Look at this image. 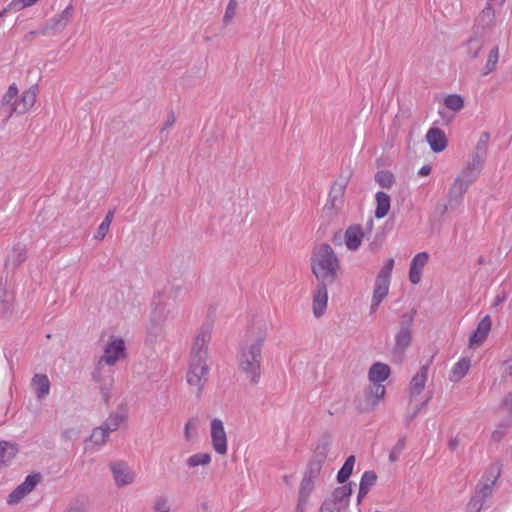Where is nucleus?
Segmentation results:
<instances>
[{"label": "nucleus", "mask_w": 512, "mask_h": 512, "mask_svg": "<svg viewBox=\"0 0 512 512\" xmlns=\"http://www.w3.org/2000/svg\"><path fill=\"white\" fill-rule=\"evenodd\" d=\"M199 426L198 417L190 418L184 427V436L187 441L192 440V438L196 435L197 429Z\"/></svg>", "instance_id": "38"}, {"label": "nucleus", "mask_w": 512, "mask_h": 512, "mask_svg": "<svg viewBox=\"0 0 512 512\" xmlns=\"http://www.w3.org/2000/svg\"><path fill=\"white\" fill-rule=\"evenodd\" d=\"M307 500H302L301 499V495H299V501H298V504H297V510L298 511H302L304 509V506L306 504Z\"/></svg>", "instance_id": "61"}, {"label": "nucleus", "mask_w": 512, "mask_h": 512, "mask_svg": "<svg viewBox=\"0 0 512 512\" xmlns=\"http://www.w3.org/2000/svg\"><path fill=\"white\" fill-rule=\"evenodd\" d=\"M469 367H470L469 359L463 358V359L459 360L452 368L450 379L452 381H459L461 378H463L467 374Z\"/></svg>", "instance_id": "31"}, {"label": "nucleus", "mask_w": 512, "mask_h": 512, "mask_svg": "<svg viewBox=\"0 0 512 512\" xmlns=\"http://www.w3.org/2000/svg\"><path fill=\"white\" fill-rule=\"evenodd\" d=\"M385 395V386L382 383H372L369 393L367 395V400L364 405L360 404L359 407L362 411H370L374 410L377 406L378 402Z\"/></svg>", "instance_id": "19"}, {"label": "nucleus", "mask_w": 512, "mask_h": 512, "mask_svg": "<svg viewBox=\"0 0 512 512\" xmlns=\"http://www.w3.org/2000/svg\"><path fill=\"white\" fill-rule=\"evenodd\" d=\"M498 474L493 476L492 479H488L486 483H481L479 488V493L482 497H487L491 494L492 486L494 485Z\"/></svg>", "instance_id": "48"}, {"label": "nucleus", "mask_w": 512, "mask_h": 512, "mask_svg": "<svg viewBox=\"0 0 512 512\" xmlns=\"http://www.w3.org/2000/svg\"><path fill=\"white\" fill-rule=\"evenodd\" d=\"M114 481L118 487L130 485L135 480L134 471L123 461H117L110 464Z\"/></svg>", "instance_id": "12"}, {"label": "nucleus", "mask_w": 512, "mask_h": 512, "mask_svg": "<svg viewBox=\"0 0 512 512\" xmlns=\"http://www.w3.org/2000/svg\"><path fill=\"white\" fill-rule=\"evenodd\" d=\"M329 284H324L322 282H318L317 288L314 292L313 296V312L316 317H320L323 315L328 301V292L327 286Z\"/></svg>", "instance_id": "17"}, {"label": "nucleus", "mask_w": 512, "mask_h": 512, "mask_svg": "<svg viewBox=\"0 0 512 512\" xmlns=\"http://www.w3.org/2000/svg\"><path fill=\"white\" fill-rule=\"evenodd\" d=\"M126 350V344L122 338L111 336L104 346L103 354L96 363L92 379L99 385L101 394L105 399L109 397L114 383L112 366L118 361L126 359Z\"/></svg>", "instance_id": "1"}, {"label": "nucleus", "mask_w": 512, "mask_h": 512, "mask_svg": "<svg viewBox=\"0 0 512 512\" xmlns=\"http://www.w3.org/2000/svg\"><path fill=\"white\" fill-rule=\"evenodd\" d=\"M313 487H314V479L304 477L301 482L300 491H299V495H301L302 500L308 499L311 491L313 490Z\"/></svg>", "instance_id": "43"}, {"label": "nucleus", "mask_w": 512, "mask_h": 512, "mask_svg": "<svg viewBox=\"0 0 512 512\" xmlns=\"http://www.w3.org/2000/svg\"><path fill=\"white\" fill-rule=\"evenodd\" d=\"M489 138L490 135L488 132H482L480 134L471 159L461 173L464 177L468 178V181H475L482 171L487 158Z\"/></svg>", "instance_id": "5"}, {"label": "nucleus", "mask_w": 512, "mask_h": 512, "mask_svg": "<svg viewBox=\"0 0 512 512\" xmlns=\"http://www.w3.org/2000/svg\"><path fill=\"white\" fill-rule=\"evenodd\" d=\"M430 399H431V395L426 397V399L424 401H422L421 403L416 404L412 408V410L407 414L406 422L408 423L409 421L413 420L421 412V410L426 407V405L428 404Z\"/></svg>", "instance_id": "46"}, {"label": "nucleus", "mask_w": 512, "mask_h": 512, "mask_svg": "<svg viewBox=\"0 0 512 512\" xmlns=\"http://www.w3.org/2000/svg\"><path fill=\"white\" fill-rule=\"evenodd\" d=\"M74 13L72 5H68L59 15L53 17L49 23L41 30L43 35L62 31L70 22Z\"/></svg>", "instance_id": "13"}, {"label": "nucleus", "mask_w": 512, "mask_h": 512, "mask_svg": "<svg viewBox=\"0 0 512 512\" xmlns=\"http://www.w3.org/2000/svg\"><path fill=\"white\" fill-rule=\"evenodd\" d=\"M444 103L447 108L453 111H459L463 108L464 102L461 96L453 94L445 98Z\"/></svg>", "instance_id": "41"}, {"label": "nucleus", "mask_w": 512, "mask_h": 512, "mask_svg": "<svg viewBox=\"0 0 512 512\" xmlns=\"http://www.w3.org/2000/svg\"><path fill=\"white\" fill-rule=\"evenodd\" d=\"M369 491L365 490L364 488H361L359 486V492H358V496H357V503L360 504L362 499L367 495Z\"/></svg>", "instance_id": "59"}, {"label": "nucleus", "mask_w": 512, "mask_h": 512, "mask_svg": "<svg viewBox=\"0 0 512 512\" xmlns=\"http://www.w3.org/2000/svg\"><path fill=\"white\" fill-rule=\"evenodd\" d=\"M431 173V167L429 165H425L420 168L418 171V175L420 176H428Z\"/></svg>", "instance_id": "57"}, {"label": "nucleus", "mask_w": 512, "mask_h": 512, "mask_svg": "<svg viewBox=\"0 0 512 512\" xmlns=\"http://www.w3.org/2000/svg\"><path fill=\"white\" fill-rule=\"evenodd\" d=\"M211 463V455L209 453H196L189 456L186 460V465L189 468H196L198 466H208Z\"/></svg>", "instance_id": "33"}, {"label": "nucleus", "mask_w": 512, "mask_h": 512, "mask_svg": "<svg viewBox=\"0 0 512 512\" xmlns=\"http://www.w3.org/2000/svg\"><path fill=\"white\" fill-rule=\"evenodd\" d=\"M210 334L201 331L194 339L186 380L190 387L194 388L197 397L202 395L205 384L208 381L210 367L207 364V345Z\"/></svg>", "instance_id": "2"}, {"label": "nucleus", "mask_w": 512, "mask_h": 512, "mask_svg": "<svg viewBox=\"0 0 512 512\" xmlns=\"http://www.w3.org/2000/svg\"><path fill=\"white\" fill-rule=\"evenodd\" d=\"M381 302H376L375 303V299L372 298V301H371V307H370V310H371V313H374L378 306L380 305Z\"/></svg>", "instance_id": "63"}, {"label": "nucleus", "mask_w": 512, "mask_h": 512, "mask_svg": "<svg viewBox=\"0 0 512 512\" xmlns=\"http://www.w3.org/2000/svg\"><path fill=\"white\" fill-rule=\"evenodd\" d=\"M512 423V419H506L500 422L491 434V439L495 442L501 441L507 434Z\"/></svg>", "instance_id": "36"}, {"label": "nucleus", "mask_w": 512, "mask_h": 512, "mask_svg": "<svg viewBox=\"0 0 512 512\" xmlns=\"http://www.w3.org/2000/svg\"><path fill=\"white\" fill-rule=\"evenodd\" d=\"M114 214H115V209L109 210L102 222H104V223H106L108 225H111V222L113 220Z\"/></svg>", "instance_id": "56"}, {"label": "nucleus", "mask_w": 512, "mask_h": 512, "mask_svg": "<svg viewBox=\"0 0 512 512\" xmlns=\"http://www.w3.org/2000/svg\"><path fill=\"white\" fill-rule=\"evenodd\" d=\"M507 298L506 292L502 291L501 293L497 294V296L494 299V306L499 305L500 303L504 302Z\"/></svg>", "instance_id": "53"}, {"label": "nucleus", "mask_w": 512, "mask_h": 512, "mask_svg": "<svg viewBox=\"0 0 512 512\" xmlns=\"http://www.w3.org/2000/svg\"><path fill=\"white\" fill-rule=\"evenodd\" d=\"M405 444H406V438L405 437H402L400 438L397 443L395 444V446L392 448L390 454H389V460L391 462H396L402 451L404 450L405 448Z\"/></svg>", "instance_id": "44"}, {"label": "nucleus", "mask_w": 512, "mask_h": 512, "mask_svg": "<svg viewBox=\"0 0 512 512\" xmlns=\"http://www.w3.org/2000/svg\"><path fill=\"white\" fill-rule=\"evenodd\" d=\"M32 491V475H27L25 481L19 485L8 497V504L19 503L26 495Z\"/></svg>", "instance_id": "24"}, {"label": "nucleus", "mask_w": 512, "mask_h": 512, "mask_svg": "<svg viewBox=\"0 0 512 512\" xmlns=\"http://www.w3.org/2000/svg\"><path fill=\"white\" fill-rule=\"evenodd\" d=\"M394 263V259L389 258L376 277L372 296V298L375 299V303L382 302L389 292L391 273Z\"/></svg>", "instance_id": "9"}, {"label": "nucleus", "mask_w": 512, "mask_h": 512, "mask_svg": "<svg viewBox=\"0 0 512 512\" xmlns=\"http://www.w3.org/2000/svg\"><path fill=\"white\" fill-rule=\"evenodd\" d=\"M428 368L429 364L423 365L413 376L409 388L410 403L424 390L428 378Z\"/></svg>", "instance_id": "15"}, {"label": "nucleus", "mask_w": 512, "mask_h": 512, "mask_svg": "<svg viewBox=\"0 0 512 512\" xmlns=\"http://www.w3.org/2000/svg\"><path fill=\"white\" fill-rule=\"evenodd\" d=\"M363 232L359 226L349 227L345 233V243L349 250L355 251L359 248L362 239Z\"/></svg>", "instance_id": "27"}, {"label": "nucleus", "mask_w": 512, "mask_h": 512, "mask_svg": "<svg viewBox=\"0 0 512 512\" xmlns=\"http://www.w3.org/2000/svg\"><path fill=\"white\" fill-rule=\"evenodd\" d=\"M502 407L509 413V419H512V392L503 399Z\"/></svg>", "instance_id": "50"}, {"label": "nucleus", "mask_w": 512, "mask_h": 512, "mask_svg": "<svg viewBox=\"0 0 512 512\" xmlns=\"http://www.w3.org/2000/svg\"><path fill=\"white\" fill-rule=\"evenodd\" d=\"M347 183V178H340L334 182L331 187L326 206H329L330 208H339L342 205Z\"/></svg>", "instance_id": "16"}, {"label": "nucleus", "mask_w": 512, "mask_h": 512, "mask_svg": "<svg viewBox=\"0 0 512 512\" xmlns=\"http://www.w3.org/2000/svg\"><path fill=\"white\" fill-rule=\"evenodd\" d=\"M265 335L261 334L246 348H243L239 356L240 370L246 373L252 383H257L260 377L261 347Z\"/></svg>", "instance_id": "4"}, {"label": "nucleus", "mask_w": 512, "mask_h": 512, "mask_svg": "<svg viewBox=\"0 0 512 512\" xmlns=\"http://www.w3.org/2000/svg\"><path fill=\"white\" fill-rule=\"evenodd\" d=\"M375 180L382 188H389L394 183V176L388 171H379L375 175Z\"/></svg>", "instance_id": "39"}, {"label": "nucleus", "mask_w": 512, "mask_h": 512, "mask_svg": "<svg viewBox=\"0 0 512 512\" xmlns=\"http://www.w3.org/2000/svg\"><path fill=\"white\" fill-rule=\"evenodd\" d=\"M499 60V47L498 45L493 46L489 53L486 64L483 69V75L486 76L496 70V66Z\"/></svg>", "instance_id": "32"}, {"label": "nucleus", "mask_w": 512, "mask_h": 512, "mask_svg": "<svg viewBox=\"0 0 512 512\" xmlns=\"http://www.w3.org/2000/svg\"><path fill=\"white\" fill-rule=\"evenodd\" d=\"M26 258V250L22 245H17L13 247L11 252L9 253L6 265L16 266L20 264Z\"/></svg>", "instance_id": "34"}, {"label": "nucleus", "mask_w": 512, "mask_h": 512, "mask_svg": "<svg viewBox=\"0 0 512 512\" xmlns=\"http://www.w3.org/2000/svg\"><path fill=\"white\" fill-rule=\"evenodd\" d=\"M18 453L16 444L1 441L0 442V466H9Z\"/></svg>", "instance_id": "25"}, {"label": "nucleus", "mask_w": 512, "mask_h": 512, "mask_svg": "<svg viewBox=\"0 0 512 512\" xmlns=\"http://www.w3.org/2000/svg\"><path fill=\"white\" fill-rule=\"evenodd\" d=\"M28 91L19 94L15 83L11 84L2 97V105L8 110L7 120L16 116L24 115L29 111L30 105L27 101Z\"/></svg>", "instance_id": "6"}, {"label": "nucleus", "mask_w": 512, "mask_h": 512, "mask_svg": "<svg viewBox=\"0 0 512 512\" xmlns=\"http://www.w3.org/2000/svg\"><path fill=\"white\" fill-rule=\"evenodd\" d=\"M484 34L482 33H475L472 30V35L469 37V39L465 42L464 48L465 53L470 59H476L479 57L480 52L484 46Z\"/></svg>", "instance_id": "21"}, {"label": "nucleus", "mask_w": 512, "mask_h": 512, "mask_svg": "<svg viewBox=\"0 0 512 512\" xmlns=\"http://www.w3.org/2000/svg\"><path fill=\"white\" fill-rule=\"evenodd\" d=\"M65 512H87L83 505H72Z\"/></svg>", "instance_id": "55"}, {"label": "nucleus", "mask_w": 512, "mask_h": 512, "mask_svg": "<svg viewBox=\"0 0 512 512\" xmlns=\"http://www.w3.org/2000/svg\"><path fill=\"white\" fill-rule=\"evenodd\" d=\"M328 452L329 443L327 441H322L316 446L312 459L323 464L327 459Z\"/></svg>", "instance_id": "37"}, {"label": "nucleus", "mask_w": 512, "mask_h": 512, "mask_svg": "<svg viewBox=\"0 0 512 512\" xmlns=\"http://www.w3.org/2000/svg\"><path fill=\"white\" fill-rule=\"evenodd\" d=\"M354 464L355 457L351 455L346 459L345 463L337 474V481L339 483H345L349 479L350 475L352 474Z\"/></svg>", "instance_id": "35"}, {"label": "nucleus", "mask_w": 512, "mask_h": 512, "mask_svg": "<svg viewBox=\"0 0 512 512\" xmlns=\"http://www.w3.org/2000/svg\"><path fill=\"white\" fill-rule=\"evenodd\" d=\"M506 365V371L512 375V357L505 362Z\"/></svg>", "instance_id": "62"}, {"label": "nucleus", "mask_w": 512, "mask_h": 512, "mask_svg": "<svg viewBox=\"0 0 512 512\" xmlns=\"http://www.w3.org/2000/svg\"><path fill=\"white\" fill-rule=\"evenodd\" d=\"M153 512H169L170 504L166 496L159 495L155 497L152 506Z\"/></svg>", "instance_id": "40"}, {"label": "nucleus", "mask_w": 512, "mask_h": 512, "mask_svg": "<svg viewBox=\"0 0 512 512\" xmlns=\"http://www.w3.org/2000/svg\"><path fill=\"white\" fill-rule=\"evenodd\" d=\"M491 329V319L486 315L478 324L477 329L470 336L469 342L471 347L480 346L488 336Z\"/></svg>", "instance_id": "22"}, {"label": "nucleus", "mask_w": 512, "mask_h": 512, "mask_svg": "<svg viewBox=\"0 0 512 512\" xmlns=\"http://www.w3.org/2000/svg\"><path fill=\"white\" fill-rule=\"evenodd\" d=\"M41 480V475L34 473V486Z\"/></svg>", "instance_id": "64"}, {"label": "nucleus", "mask_w": 512, "mask_h": 512, "mask_svg": "<svg viewBox=\"0 0 512 512\" xmlns=\"http://www.w3.org/2000/svg\"><path fill=\"white\" fill-rule=\"evenodd\" d=\"M473 182L474 181H468V178L464 177L462 174L454 180L447 194V201L450 208L454 209L460 205L464 194Z\"/></svg>", "instance_id": "10"}, {"label": "nucleus", "mask_w": 512, "mask_h": 512, "mask_svg": "<svg viewBox=\"0 0 512 512\" xmlns=\"http://www.w3.org/2000/svg\"><path fill=\"white\" fill-rule=\"evenodd\" d=\"M413 321V313H405L400 317L399 328L395 334V345L393 347V356L399 362L402 361L405 350L411 344Z\"/></svg>", "instance_id": "7"}, {"label": "nucleus", "mask_w": 512, "mask_h": 512, "mask_svg": "<svg viewBox=\"0 0 512 512\" xmlns=\"http://www.w3.org/2000/svg\"><path fill=\"white\" fill-rule=\"evenodd\" d=\"M311 267L318 282L333 284L338 277L340 261L330 245L320 244L314 248Z\"/></svg>", "instance_id": "3"}, {"label": "nucleus", "mask_w": 512, "mask_h": 512, "mask_svg": "<svg viewBox=\"0 0 512 512\" xmlns=\"http://www.w3.org/2000/svg\"><path fill=\"white\" fill-rule=\"evenodd\" d=\"M369 491L365 490L364 488H361L359 486V492H358V496H357V503L360 504L362 499L367 495Z\"/></svg>", "instance_id": "60"}, {"label": "nucleus", "mask_w": 512, "mask_h": 512, "mask_svg": "<svg viewBox=\"0 0 512 512\" xmlns=\"http://www.w3.org/2000/svg\"><path fill=\"white\" fill-rule=\"evenodd\" d=\"M50 381L45 374L34 375V392L38 400H44L50 393Z\"/></svg>", "instance_id": "26"}, {"label": "nucleus", "mask_w": 512, "mask_h": 512, "mask_svg": "<svg viewBox=\"0 0 512 512\" xmlns=\"http://www.w3.org/2000/svg\"><path fill=\"white\" fill-rule=\"evenodd\" d=\"M390 374V368L388 365L377 362L369 369V380L371 383H382L385 381Z\"/></svg>", "instance_id": "28"}, {"label": "nucleus", "mask_w": 512, "mask_h": 512, "mask_svg": "<svg viewBox=\"0 0 512 512\" xmlns=\"http://www.w3.org/2000/svg\"><path fill=\"white\" fill-rule=\"evenodd\" d=\"M426 140L433 152H442L447 147L445 133L439 128H430L426 134Z\"/></svg>", "instance_id": "20"}, {"label": "nucleus", "mask_w": 512, "mask_h": 512, "mask_svg": "<svg viewBox=\"0 0 512 512\" xmlns=\"http://www.w3.org/2000/svg\"><path fill=\"white\" fill-rule=\"evenodd\" d=\"M176 121V118H175V115L173 112H171L168 117H167V120L165 122V125L164 127L162 128V131H164L166 128L168 127H171Z\"/></svg>", "instance_id": "52"}, {"label": "nucleus", "mask_w": 512, "mask_h": 512, "mask_svg": "<svg viewBox=\"0 0 512 512\" xmlns=\"http://www.w3.org/2000/svg\"><path fill=\"white\" fill-rule=\"evenodd\" d=\"M505 0H488L486 4H490L492 7L501 8Z\"/></svg>", "instance_id": "58"}, {"label": "nucleus", "mask_w": 512, "mask_h": 512, "mask_svg": "<svg viewBox=\"0 0 512 512\" xmlns=\"http://www.w3.org/2000/svg\"><path fill=\"white\" fill-rule=\"evenodd\" d=\"M127 420V414L124 410L112 412L101 424L109 433L117 431Z\"/></svg>", "instance_id": "23"}, {"label": "nucleus", "mask_w": 512, "mask_h": 512, "mask_svg": "<svg viewBox=\"0 0 512 512\" xmlns=\"http://www.w3.org/2000/svg\"><path fill=\"white\" fill-rule=\"evenodd\" d=\"M322 468V463L315 461L313 459L310 460L307 471L305 473L304 477L315 479L320 474Z\"/></svg>", "instance_id": "45"}, {"label": "nucleus", "mask_w": 512, "mask_h": 512, "mask_svg": "<svg viewBox=\"0 0 512 512\" xmlns=\"http://www.w3.org/2000/svg\"><path fill=\"white\" fill-rule=\"evenodd\" d=\"M352 485L348 483L335 488L330 497L323 501L319 512H341L347 509L353 492Z\"/></svg>", "instance_id": "8"}, {"label": "nucleus", "mask_w": 512, "mask_h": 512, "mask_svg": "<svg viewBox=\"0 0 512 512\" xmlns=\"http://www.w3.org/2000/svg\"><path fill=\"white\" fill-rule=\"evenodd\" d=\"M237 6H238L237 0H229V3L226 7L225 14L223 17V21L226 24L229 23L235 16Z\"/></svg>", "instance_id": "47"}, {"label": "nucleus", "mask_w": 512, "mask_h": 512, "mask_svg": "<svg viewBox=\"0 0 512 512\" xmlns=\"http://www.w3.org/2000/svg\"><path fill=\"white\" fill-rule=\"evenodd\" d=\"M496 16V8L490 4H486L483 10L479 13L476 18V22L472 28L475 33L484 34L486 29L491 28L494 25Z\"/></svg>", "instance_id": "14"}, {"label": "nucleus", "mask_w": 512, "mask_h": 512, "mask_svg": "<svg viewBox=\"0 0 512 512\" xmlns=\"http://www.w3.org/2000/svg\"><path fill=\"white\" fill-rule=\"evenodd\" d=\"M109 435L110 433L100 425L92 430L88 443L98 450L107 442Z\"/></svg>", "instance_id": "30"}, {"label": "nucleus", "mask_w": 512, "mask_h": 512, "mask_svg": "<svg viewBox=\"0 0 512 512\" xmlns=\"http://www.w3.org/2000/svg\"><path fill=\"white\" fill-rule=\"evenodd\" d=\"M448 207H450L448 203H438L435 207V213L439 214L440 216H443L447 212Z\"/></svg>", "instance_id": "51"}, {"label": "nucleus", "mask_w": 512, "mask_h": 512, "mask_svg": "<svg viewBox=\"0 0 512 512\" xmlns=\"http://www.w3.org/2000/svg\"><path fill=\"white\" fill-rule=\"evenodd\" d=\"M429 255L427 252H420L414 256L409 270V280L412 284H418L421 280V274L424 266L427 264Z\"/></svg>", "instance_id": "18"}, {"label": "nucleus", "mask_w": 512, "mask_h": 512, "mask_svg": "<svg viewBox=\"0 0 512 512\" xmlns=\"http://www.w3.org/2000/svg\"><path fill=\"white\" fill-rule=\"evenodd\" d=\"M109 228H110V225L104 223V222H101V224L99 225L98 229H97V232L95 234V239L97 240H102L104 239V237L106 236V234L108 233L109 231Z\"/></svg>", "instance_id": "49"}, {"label": "nucleus", "mask_w": 512, "mask_h": 512, "mask_svg": "<svg viewBox=\"0 0 512 512\" xmlns=\"http://www.w3.org/2000/svg\"><path fill=\"white\" fill-rule=\"evenodd\" d=\"M460 440L457 437H453L448 442V447L451 451H454L459 446Z\"/></svg>", "instance_id": "54"}, {"label": "nucleus", "mask_w": 512, "mask_h": 512, "mask_svg": "<svg viewBox=\"0 0 512 512\" xmlns=\"http://www.w3.org/2000/svg\"><path fill=\"white\" fill-rule=\"evenodd\" d=\"M210 433L213 449L219 455H225L227 453V435L223 422L220 419L215 418L212 420Z\"/></svg>", "instance_id": "11"}, {"label": "nucleus", "mask_w": 512, "mask_h": 512, "mask_svg": "<svg viewBox=\"0 0 512 512\" xmlns=\"http://www.w3.org/2000/svg\"><path fill=\"white\" fill-rule=\"evenodd\" d=\"M377 481V475L374 471H365L361 477L360 487L369 491L372 486L375 485Z\"/></svg>", "instance_id": "42"}, {"label": "nucleus", "mask_w": 512, "mask_h": 512, "mask_svg": "<svg viewBox=\"0 0 512 512\" xmlns=\"http://www.w3.org/2000/svg\"><path fill=\"white\" fill-rule=\"evenodd\" d=\"M375 198L377 204L375 209V217L377 219H382L388 214L390 210L391 199L388 194L381 191L376 193Z\"/></svg>", "instance_id": "29"}]
</instances>
